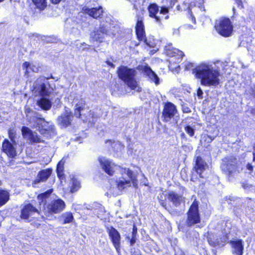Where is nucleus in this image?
I'll return each instance as SVG.
<instances>
[{
	"label": "nucleus",
	"mask_w": 255,
	"mask_h": 255,
	"mask_svg": "<svg viewBox=\"0 0 255 255\" xmlns=\"http://www.w3.org/2000/svg\"><path fill=\"white\" fill-rule=\"evenodd\" d=\"M252 113L255 114V109L252 110Z\"/></svg>",
	"instance_id": "0e129e2a"
},
{
	"label": "nucleus",
	"mask_w": 255,
	"mask_h": 255,
	"mask_svg": "<svg viewBox=\"0 0 255 255\" xmlns=\"http://www.w3.org/2000/svg\"><path fill=\"white\" fill-rule=\"evenodd\" d=\"M136 234H137V230H136V229H135L134 228H133L132 233V236H135L136 237Z\"/></svg>",
	"instance_id": "4d7b16f0"
},
{
	"label": "nucleus",
	"mask_w": 255,
	"mask_h": 255,
	"mask_svg": "<svg viewBox=\"0 0 255 255\" xmlns=\"http://www.w3.org/2000/svg\"><path fill=\"white\" fill-rule=\"evenodd\" d=\"M185 131L190 136H193L194 134V129L189 126H187L185 128Z\"/></svg>",
	"instance_id": "4c0bfd02"
},
{
	"label": "nucleus",
	"mask_w": 255,
	"mask_h": 255,
	"mask_svg": "<svg viewBox=\"0 0 255 255\" xmlns=\"http://www.w3.org/2000/svg\"><path fill=\"white\" fill-rule=\"evenodd\" d=\"M98 160L103 170L107 174L112 176L115 171L116 166L115 163L105 157H100Z\"/></svg>",
	"instance_id": "f8f14e48"
},
{
	"label": "nucleus",
	"mask_w": 255,
	"mask_h": 255,
	"mask_svg": "<svg viewBox=\"0 0 255 255\" xmlns=\"http://www.w3.org/2000/svg\"><path fill=\"white\" fill-rule=\"evenodd\" d=\"M176 114H177V110L174 105L171 103H167L165 105L162 115L163 121L177 123V121L175 119Z\"/></svg>",
	"instance_id": "1a4fd4ad"
},
{
	"label": "nucleus",
	"mask_w": 255,
	"mask_h": 255,
	"mask_svg": "<svg viewBox=\"0 0 255 255\" xmlns=\"http://www.w3.org/2000/svg\"><path fill=\"white\" fill-rule=\"evenodd\" d=\"M208 167L207 163L200 156H197L196 159L195 165L194 166L195 170L196 173L199 175L201 178H204L203 173Z\"/></svg>",
	"instance_id": "4be33fe9"
},
{
	"label": "nucleus",
	"mask_w": 255,
	"mask_h": 255,
	"mask_svg": "<svg viewBox=\"0 0 255 255\" xmlns=\"http://www.w3.org/2000/svg\"><path fill=\"white\" fill-rule=\"evenodd\" d=\"M119 192H112V194L114 195V196H116V195H117L118 194H119Z\"/></svg>",
	"instance_id": "052dcab7"
},
{
	"label": "nucleus",
	"mask_w": 255,
	"mask_h": 255,
	"mask_svg": "<svg viewBox=\"0 0 255 255\" xmlns=\"http://www.w3.org/2000/svg\"><path fill=\"white\" fill-rule=\"evenodd\" d=\"M168 12V8L166 7H162L161 8L160 13L162 14H166Z\"/></svg>",
	"instance_id": "c03bdc74"
},
{
	"label": "nucleus",
	"mask_w": 255,
	"mask_h": 255,
	"mask_svg": "<svg viewBox=\"0 0 255 255\" xmlns=\"http://www.w3.org/2000/svg\"><path fill=\"white\" fill-rule=\"evenodd\" d=\"M148 11L149 16L154 18L156 22L161 24V19L156 15L159 11L158 6L156 3L151 4L148 7Z\"/></svg>",
	"instance_id": "393cba45"
},
{
	"label": "nucleus",
	"mask_w": 255,
	"mask_h": 255,
	"mask_svg": "<svg viewBox=\"0 0 255 255\" xmlns=\"http://www.w3.org/2000/svg\"><path fill=\"white\" fill-rule=\"evenodd\" d=\"M51 1L54 3V4H57L60 1H61L62 0H50Z\"/></svg>",
	"instance_id": "13d9d810"
},
{
	"label": "nucleus",
	"mask_w": 255,
	"mask_h": 255,
	"mask_svg": "<svg viewBox=\"0 0 255 255\" xmlns=\"http://www.w3.org/2000/svg\"><path fill=\"white\" fill-rule=\"evenodd\" d=\"M215 27L218 33L224 37L231 36L233 32V26L229 18L220 19L216 21Z\"/></svg>",
	"instance_id": "0eeeda50"
},
{
	"label": "nucleus",
	"mask_w": 255,
	"mask_h": 255,
	"mask_svg": "<svg viewBox=\"0 0 255 255\" xmlns=\"http://www.w3.org/2000/svg\"><path fill=\"white\" fill-rule=\"evenodd\" d=\"M228 239L226 235L218 239H216L214 236L210 235L208 237V242L213 247L222 248L225 245Z\"/></svg>",
	"instance_id": "f3484780"
},
{
	"label": "nucleus",
	"mask_w": 255,
	"mask_h": 255,
	"mask_svg": "<svg viewBox=\"0 0 255 255\" xmlns=\"http://www.w3.org/2000/svg\"><path fill=\"white\" fill-rule=\"evenodd\" d=\"M93 213L101 219L105 218L106 211L104 207L100 204H97L96 208H95L93 210Z\"/></svg>",
	"instance_id": "c756f323"
},
{
	"label": "nucleus",
	"mask_w": 255,
	"mask_h": 255,
	"mask_svg": "<svg viewBox=\"0 0 255 255\" xmlns=\"http://www.w3.org/2000/svg\"><path fill=\"white\" fill-rule=\"evenodd\" d=\"M177 8L178 10H182L180 8V6L179 5H178L177 6Z\"/></svg>",
	"instance_id": "e2e57ef3"
},
{
	"label": "nucleus",
	"mask_w": 255,
	"mask_h": 255,
	"mask_svg": "<svg viewBox=\"0 0 255 255\" xmlns=\"http://www.w3.org/2000/svg\"><path fill=\"white\" fill-rule=\"evenodd\" d=\"M242 187L245 189L250 187V185L247 183H242Z\"/></svg>",
	"instance_id": "3c124183"
},
{
	"label": "nucleus",
	"mask_w": 255,
	"mask_h": 255,
	"mask_svg": "<svg viewBox=\"0 0 255 255\" xmlns=\"http://www.w3.org/2000/svg\"><path fill=\"white\" fill-rule=\"evenodd\" d=\"M193 5V4L192 3H191L190 6H189V8H190V7H191Z\"/></svg>",
	"instance_id": "69168bd1"
},
{
	"label": "nucleus",
	"mask_w": 255,
	"mask_h": 255,
	"mask_svg": "<svg viewBox=\"0 0 255 255\" xmlns=\"http://www.w3.org/2000/svg\"><path fill=\"white\" fill-rule=\"evenodd\" d=\"M189 14H190V17L189 18H191V20H192L193 23L195 24L196 23V19H195V17L193 16L192 12L190 11L189 12Z\"/></svg>",
	"instance_id": "49530a36"
},
{
	"label": "nucleus",
	"mask_w": 255,
	"mask_h": 255,
	"mask_svg": "<svg viewBox=\"0 0 255 255\" xmlns=\"http://www.w3.org/2000/svg\"><path fill=\"white\" fill-rule=\"evenodd\" d=\"M61 218L63 221V224L71 223L74 219L73 214L70 212H67L62 214Z\"/></svg>",
	"instance_id": "473e14b6"
},
{
	"label": "nucleus",
	"mask_w": 255,
	"mask_h": 255,
	"mask_svg": "<svg viewBox=\"0 0 255 255\" xmlns=\"http://www.w3.org/2000/svg\"><path fill=\"white\" fill-rule=\"evenodd\" d=\"M8 136H9V138L10 139V140H11V141L13 143H14L15 142V141H14L15 135L11 129H8Z\"/></svg>",
	"instance_id": "58836bf2"
},
{
	"label": "nucleus",
	"mask_w": 255,
	"mask_h": 255,
	"mask_svg": "<svg viewBox=\"0 0 255 255\" xmlns=\"http://www.w3.org/2000/svg\"><path fill=\"white\" fill-rule=\"evenodd\" d=\"M37 105L43 110H49L50 109L52 104L51 101L45 98H41L37 101Z\"/></svg>",
	"instance_id": "cd10ccee"
},
{
	"label": "nucleus",
	"mask_w": 255,
	"mask_h": 255,
	"mask_svg": "<svg viewBox=\"0 0 255 255\" xmlns=\"http://www.w3.org/2000/svg\"><path fill=\"white\" fill-rule=\"evenodd\" d=\"M247 168H248L249 170H251V171H253V166H252L251 164H249H249L247 165Z\"/></svg>",
	"instance_id": "5fc2aeb1"
},
{
	"label": "nucleus",
	"mask_w": 255,
	"mask_h": 255,
	"mask_svg": "<svg viewBox=\"0 0 255 255\" xmlns=\"http://www.w3.org/2000/svg\"><path fill=\"white\" fill-rule=\"evenodd\" d=\"M21 131L23 137L27 138L31 143H40L43 142V140L40 138L36 132L32 131L27 127H23Z\"/></svg>",
	"instance_id": "dca6fc26"
},
{
	"label": "nucleus",
	"mask_w": 255,
	"mask_h": 255,
	"mask_svg": "<svg viewBox=\"0 0 255 255\" xmlns=\"http://www.w3.org/2000/svg\"><path fill=\"white\" fill-rule=\"evenodd\" d=\"M131 183L134 187H137L136 176L131 170L129 169H125L124 172L122 173V177L117 181L116 185L119 191H120L127 187L130 186Z\"/></svg>",
	"instance_id": "423d86ee"
},
{
	"label": "nucleus",
	"mask_w": 255,
	"mask_h": 255,
	"mask_svg": "<svg viewBox=\"0 0 255 255\" xmlns=\"http://www.w3.org/2000/svg\"><path fill=\"white\" fill-rule=\"evenodd\" d=\"M167 198L172 203L175 207H179L181 203L184 201V198L181 195L172 191L168 192Z\"/></svg>",
	"instance_id": "b1692460"
},
{
	"label": "nucleus",
	"mask_w": 255,
	"mask_h": 255,
	"mask_svg": "<svg viewBox=\"0 0 255 255\" xmlns=\"http://www.w3.org/2000/svg\"><path fill=\"white\" fill-rule=\"evenodd\" d=\"M182 111L183 113H189L191 112L190 109L186 106L182 105Z\"/></svg>",
	"instance_id": "37998d69"
},
{
	"label": "nucleus",
	"mask_w": 255,
	"mask_h": 255,
	"mask_svg": "<svg viewBox=\"0 0 255 255\" xmlns=\"http://www.w3.org/2000/svg\"><path fill=\"white\" fill-rule=\"evenodd\" d=\"M239 7L243 8L242 1L241 0H234Z\"/></svg>",
	"instance_id": "de8ad7c7"
},
{
	"label": "nucleus",
	"mask_w": 255,
	"mask_h": 255,
	"mask_svg": "<svg viewBox=\"0 0 255 255\" xmlns=\"http://www.w3.org/2000/svg\"><path fill=\"white\" fill-rule=\"evenodd\" d=\"M80 188V182L75 179L73 180L71 186V192L73 193L77 191Z\"/></svg>",
	"instance_id": "c9c22d12"
},
{
	"label": "nucleus",
	"mask_w": 255,
	"mask_h": 255,
	"mask_svg": "<svg viewBox=\"0 0 255 255\" xmlns=\"http://www.w3.org/2000/svg\"><path fill=\"white\" fill-rule=\"evenodd\" d=\"M222 161V170L229 178L237 175L242 170L241 163L234 156L226 157Z\"/></svg>",
	"instance_id": "7ed1b4c3"
},
{
	"label": "nucleus",
	"mask_w": 255,
	"mask_h": 255,
	"mask_svg": "<svg viewBox=\"0 0 255 255\" xmlns=\"http://www.w3.org/2000/svg\"><path fill=\"white\" fill-rule=\"evenodd\" d=\"M203 138H205V140H207L208 142H210L214 139V138L208 135L204 136Z\"/></svg>",
	"instance_id": "a18cd8bd"
},
{
	"label": "nucleus",
	"mask_w": 255,
	"mask_h": 255,
	"mask_svg": "<svg viewBox=\"0 0 255 255\" xmlns=\"http://www.w3.org/2000/svg\"><path fill=\"white\" fill-rule=\"evenodd\" d=\"M1 184H2V182H1V181L0 180V185H1Z\"/></svg>",
	"instance_id": "774afa93"
},
{
	"label": "nucleus",
	"mask_w": 255,
	"mask_h": 255,
	"mask_svg": "<svg viewBox=\"0 0 255 255\" xmlns=\"http://www.w3.org/2000/svg\"><path fill=\"white\" fill-rule=\"evenodd\" d=\"M89 117H90L91 118H94L96 117V116H95V114L94 113V112L92 111H90L89 112Z\"/></svg>",
	"instance_id": "8fccbe9b"
},
{
	"label": "nucleus",
	"mask_w": 255,
	"mask_h": 255,
	"mask_svg": "<svg viewBox=\"0 0 255 255\" xmlns=\"http://www.w3.org/2000/svg\"><path fill=\"white\" fill-rule=\"evenodd\" d=\"M111 21V19L110 17L103 18L100 21L99 28L91 33L90 41L102 42L107 36L110 35L109 28Z\"/></svg>",
	"instance_id": "20e7f679"
},
{
	"label": "nucleus",
	"mask_w": 255,
	"mask_h": 255,
	"mask_svg": "<svg viewBox=\"0 0 255 255\" xmlns=\"http://www.w3.org/2000/svg\"><path fill=\"white\" fill-rule=\"evenodd\" d=\"M119 78L124 82L131 90L139 92L141 90L135 77L137 71L134 69L129 68L127 66H121L117 70Z\"/></svg>",
	"instance_id": "f03ea898"
},
{
	"label": "nucleus",
	"mask_w": 255,
	"mask_h": 255,
	"mask_svg": "<svg viewBox=\"0 0 255 255\" xmlns=\"http://www.w3.org/2000/svg\"><path fill=\"white\" fill-rule=\"evenodd\" d=\"M32 120L39 132L47 137H51L55 134V130L53 125L46 122L37 113L34 114Z\"/></svg>",
	"instance_id": "39448f33"
},
{
	"label": "nucleus",
	"mask_w": 255,
	"mask_h": 255,
	"mask_svg": "<svg viewBox=\"0 0 255 255\" xmlns=\"http://www.w3.org/2000/svg\"><path fill=\"white\" fill-rule=\"evenodd\" d=\"M253 161L255 162V151L253 152Z\"/></svg>",
	"instance_id": "680f3d73"
},
{
	"label": "nucleus",
	"mask_w": 255,
	"mask_h": 255,
	"mask_svg": "<svg viewBox=\"0 0 255 255\" xmlns=\"http://www.w3.org/2000/svg\"><path fill=\"white\" fill-rule=\"evenodd\" d=\"M1 150L9 157L13 158L16 156V149L12 143L7 139H4L2 143Z\"/></svg>",
	"instance_id": "a211bd4d"
},
{
	"label": "nucleus",
	"mask_w": 255,
	"mask_h": 255,
	"mask_svg": "<svg viewBox=\"0 0 255 255\" xmlns=\"http://www.w3.org/2000/svg\"><path fill=\"white\" fill-rule=\"evenodd\" d=\"M9 193L3 189H0V207L6 204L9 200Z\"/></svg>",
	"instance_id": "7c9ffc66"
},
{
	"label": "nucleus",
	"mask_w": 255,
	"mask_h": 255,
	"mask_svg": "<svg viewBox=\"0 0 255 255\" xmlns=\"http://www.w3.org/2000/svg\"><path fill=\"white\" fill-rule=\"evenodd\" d=\"M249 93L255 97V85H252L250 89Z\"/></svg>",
	"instance_id": "a19ab883"
},
{
	"label": "nucleus",
	"mask_w": 255,
	"mask_h": 255,
	"mask_svg": "<svg viewBox=\"0 0 255 255\" xmlns=\"http://www.w3.org/2000/svg\"><path fill=\"white\" fill-rule=\"evenodd\" d=\"M73 118V114L70 110L65 108L64 112L58 119V124L62 127H67L70 126Z\"/></svg>",
	"instance_id": "2eb2a0df"
},
{
	"label": "nucleus",
	"mask_w": 255,
	"mask_h": 255,
	"mask_svg": "<svg viewBox=\"0 0 255 255\" xmlns=\"http://www.w3.org/2000/svg\"><path fill=\"white\" fill-rule=\"evenodd\" d=\"M139 69L143 74L148 77L151 81L153 82L156 85L159 84V79L157 75L148 65L141 66Z\"/></svg>",
	"instance_id": "6ab92c4d"
},
{
	"label": "nucleus",
	"mask_w": 255,
	"mask_h": 255,
	"mask_svg": "<svg viewBox=\"0 0 255 255\" xmlns=\"http://www.w3.org/2000/svg\"><path fill=\"white\" fill-rule=\"evenodd\" d=\"M107 142V143H108V142L112 143V141L110 140L107 141V142Z\"/></svg>",
	"instance_id": "338daca9"
},
{
	"label": "nucleus",
	"mask_w": 255,
	"mask_h": 255,
	"mask_svg": "<svg viewBox=\"0 0 255 255\" xmlns=\"http://www.w3.org/2000/svg\"><path fill=\"white\" fill-rule=\"evenodd\" d=\"M192 66H193L192 64L189 63L185 66V69L187 70H189L191 68V67Z\"/></svg>",
	"instance_id": "603ef678"
},
{
	"label": "nucleus",
	"mask_w": 255,
	"mask_h": 255,
	"mask_svg": "<svg viewBox=\"0 0 255 255\" xmlns=\"http://www.w3.org/2000/svg\"><path fill=\"white\" fill-rule=\"evenodd\" d=\"M137 37L140 41H144L146 44L149 47H152L147 41L145 37L144 26L143 23V19L141 17H138L135 27Z\"/></svg>",
	"instance_id": "4468645a"
},
{
	"label": "nucleus",
	"mask_w": 255,
	"mask_h": 255,
	"mask_svg": "<svg viewBox=\"0 0 255 255\" xmlns=\"http://www.w3.org/2000/svg\"><path fill=\"white\" fill-rule=\"evenodd\" d=\"M160 204L165 209H166V202L164 200H161V201H160Z\"/></svg>",
	"instance_id": "09e8293b"
},
{
	"label": "nucleus",
	"mask_w": 255,
	"mask_h": 255,
	"mask_svg": "<svg viewBox=\"0 0 255 255\" xmlns=\"http://www.w3.org/2000/svg\"><path fill=\"white\" fill-rule=\"evenodd\" d=\"M52 172V170L47 169L41 171L38 175V178L34 181V183H38L40 181H45L49 177Z\"/></svg>",
	"instance_id": "c85d7f7f"
},
{
	"label": "nucleus",
	"mask_w": 255,
	"mask_h": 255,
	"mask_svg": "<svg viewBox=\"0 0 255 255\" xmlns=\"http://www.w3.org/2000/svg\"><path fill=\"white\" fill-rule=\"evenodd\" d=\"M165 48L167 51V54L169 56L172 57L178 56L179 57L182 58L184 55L182 51L172 47L171 44L166 46Z\"/></svg>",
	"instance_id": "a878e982"
},
{
	"label": "nucleus",
	"mask_w": 255,
	"mask_h": 255,
	"mask_svg": "<svg viewBox=\"0 0 255 255\" xmlns=\"http://www.w3.org/2000/svg\"><path fill=\"white\" fill-rule=\"evenodd\" d=\"M176 0H171V3H170V4L171 5V7H172L174 5V4L176 2Z\"/></svg>",
	"instance_id": "bf43d9fd"
},
{
	"label": "nucleus",
	"mask_w": 255,
	"mask_h": 255,
	"mask_svg": "<svg viewBox=\"0 0 255 255\" xmlns=\"http://www.w3.org/2000/svg\"><path fill=\"white\" fill-rule=\"evenodd\" d=\"M23 67L24 69H25V73H29L30 70L34 72H37L40 68L39 66L33 64H31L27 62H25L23 64Z\"/></svg>",
	"instance_id": "2f4dec72"
},
{
	"label": "nucleus",
	"mask_w": 255,
	"mask_h": 255,
	"mask_svg": "<svg viewBox=\"0 0 255 255\" xmlns=\"http://www.w3.org/2000/svg\"><path fill=\"white\" fill-rule=\"evenodd\" d=\"M229 243L232 248V254L234 255H243L244 251L243 242L242 240L230 241Z\"/></svg>",
	"instance_id": "5701e85b"
},
{
	"label": "nucleus",
	"mask_w": 255,
	"mask_h": 255,
	"mask_svg": "<svg viewBox=\"0 0 255 255\" xmlns=\"http://www.w3.org/2000/svg\"><path fill=\"white\" fill-rule=\"evenodd\" d=\"M64 162L62 161V160H61L59 162V163L57 164V172L58 175L60 177L61 175L62 174V173L63 170L64 168Z\"/></svg>",
	"instance_id": "e433bc0d"
},
{
	"label": "nucleus",
	"mask_w": 255,
	"mask_h": 255,
	"mask_svg": "<svg viewBox=\"0 0 255 255\" xmlns=\"http://www.w3.org/2000/svg\"><path fill=\"white\" fill-rule=\"evenodd\" d=\"M196 77L201 79V85L216 87L220 84L219 70L212 65L203 63L193 69Z\"/></svg>",
	"instance_id": "f257e3e1"
},
{
	"label": "nucleus",
	"mask_w": 255,
	"mask_h": 255,
	"mask_svg": "<svg viewBox=\"0 0 255 255\" xmlns=\"http://www.w3.org/2000/svg\"><path fill=\"white\" fill-rule=\"evenodd\" d=\"M82 12L88 14L94 18H97L103 14V10L102 6L99 7L89 8L85 6L82 8Z\"/></svg>",
	"instance_id": "412c9836"
},
{
	"label": "nucleus",
	"mask_w": 255,
	"mask_h": 255,
	"mask_svg": "<svg viewBox=\"0 0 255 255\" xmlns=\"http://www.w3.org/2000/svg\"><path fill=\"white\" fill-rule=\"evenodd\" d=\"M199 204L196 200L194 201L187 213L186 224L191 226L200 222V216L199 213Z\"/></svg>",
	"instance_id": "6e6552de"
},
{
	"label": "nucleus",
	"mask_w": 255,
	"mask_h": 255,
	"mask_svg": "<svg viewBox=\"0 0 255 255\" xmlns=\"http://www.w3.org/2000/svg\"><path fill=\"white\" fill-rule=\"evenodd\" d=\"M47 79L44 77H40L37 79L33 85V90L42 96H47L49 94L48 89L46 87L45 83Z\"/></svg>",
	"instance_id": "9b49d317"
},
{
	"label": "nucleus",
	"mask_w": 255,
	"mask_h": 255,
	"mask_svg": "<svg viewBox=\"0 0 255 255\" xmlns=\"http://www.w3.org/2000/svg\"><path fill=\"white\" fill-rule=\"evenodd\" d=\"M86 107V104L84 100L81 99L76 104L74 115L77 118H80L81 116V111L85 109Z\"/></svg>",
	"instance_id": "bb28decb"
},
{
	"label": "nucleus",
	"mask_w": 255,
	"mask_h": 255,
	"mask_svg": "<svg viewBox=\"0 0 255 255\" xmlns=\"http://www.w3.org/2000/svg\"><path fill=\"white\" fill-rule=\"evenodd\" d=\"M110 238L118 253L120 252L121 247V236L119 232L114 228L108 227L107 228Z\"/></svg>",
	"instance_id": "ddd939ff"
},
{
	"label": "nucleus",
	"mask_w": 255,
	"mask_h": 255,
	"mask_svg": "<svg viewBox=\"0 0 255 255\" xmlns=\"http://www.w3.org/2000/svg\"><path fill=\"white\" fill-rule=\"evenodd\" d=\"M51 192L52 191L49 190L44 193L38 195L37 196V199L39 200V203L41 204V203L45 202L46 199L49 197Z\"/></svg>",
	"instance_id": "f704fd0d"
},
{
	"label": "nucleus",
	"mask_w": 255,
	"mask_h": 255,
	"mask_svg": "<svg viewBox=\"0 0 255 255\" xmlns=\"http://www.w3.org/2000/svg\"><path fill=\"white\" fill-rule=\"evenodd\" d=\"M106 63H107V64L109 66H111V67H112L113 68H115V65L112 62H110L109 61H107Z\"/></svg>",
	"instance_id": "864d4df0"
},
{
	"label": "nucleus",
	"mask_w": 255,
	"mask_h": 255,
	"mask_svg": "<svg viewBox=\"0 0 255 255\" xmlns=\"http://www.w3.org/2000/svg\"><path fill=\"white\" fill-rule=\"evenodd\" d=\"M130 241V245L133 246L136 242V238L135 236H132L130 238L129 237H127Z\"/></svg>",
	"instance_id": "ea45409f"
},
{
	"label": "nucleus",
	"mask_w": 255,
	"mask_h": 255,
	"mask_svg": "<svg viewBox=\"0 0 255 255\" xmlns=\"http://www.w3.org/2000/svg\"><path fill=\"white\" fill-rule=\"evenodd\" d=\"M173 33L174 34H179V30L178 29H173Z\"/></svg>",
	"instance_id": "6e6d98bb"
},
{
	"label": "nucleus",
	"mask_w": 255,
	"mask_h": 255,
	"mask_svg": "<svg viewBox=\"0 0 255 255\" xmlns=\"http://www.w3.org/2000/svg\"><path fill=\"white\" fill-rule=\"evenodd\" d=\"M65 208V202L61 199H57L49 203L44 208L46 215L58 214L62 212Z\"/></svg>",
	"instance_id": "9d476101"
},
{
	"label": "nucleus",
	"mask_w": 255,
	"mask_h": 255,
	"mask_svg": "<svg viewBox=\"0 0 255 255\" xmlns=\"http://www.w3.org/2000/svg\"><path fill=\"white\" fill-rule=\"evenodd\" d=\"M197 96L199 99H202L203 98V91L202 89L200 88H199L197 91Z\"/></svg>",
	"instance_id": "79ce46f5"
},
{
	"label": "nucleus",
	"mask_w": 255,
	"mask_h": 255,
	"mask_svg": "<svg viewBox=\"0 0 255 255\" xmlns=\"http://www.w3.org/2000/svg\"><path fill=\"white\" fill-rule=\"evenodd\" d=\"M38 8L43 9L47 6L46 0H32Z\"/></svg>",
	"instance_id": "72a5a7b5"
},
{
	"label": "nucleus",
	"mask_w": 255,
	"mask_h": 255,
	"mask_svg": "<svg viewBox=\"0 0 255 255\" xmlns=\"http://www.w3.org/2000/svg\"><path fill=\"white\" fill-rule=\"evenodd\" d=\"M35 214H39L38 210L32 204H28L26 205L22 210L21 218L23 219H28L30 217Z\"/></svg>",
	"instance_id": "aec40b11"
}]
</instances>
